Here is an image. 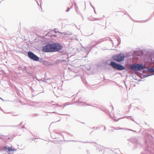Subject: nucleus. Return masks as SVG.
<instances>
[{
	"instance_id": "obj_16",
	"label": "nucleus",
	"mask_w": 154,
	"mask_h": 154,
	"mask_svg": "<svg viewBox=\"0 0 154 154\" xmlns=\"http://www.w3.org/2000/svg\"><path fill=\"white\" fill-rule=\"evenodd\" d=\"M82 47L83 48H84L85 49V50L86 51H88V49H87V48H88V47H83V46H82Z\"/></svg>"
},
{
	"instance_id": "obj_19",
	"label": "nucleus",
	"mask_w": 154,
	"mask_h": 154,
	"mask_svg": "<svg viewBox=\"0 0 154 154\" xmlns=\"http://www.w3.org/2000/svg\"><path fill=\"white\" fill-rule=\"evenodd\" d=\"M90 5L91 6V7H92L93 8V9H94V6H93V5L91 4V2L90 3Z\"/></svg>"
},
{
	"instance_id": "obj_31",
	"label": "nucleus",
	"mask_w": 154,
	"mask_h": 154,
	"mask_svg": "<svg viewBox=\"0 0 154 154\" xmlns=\"http://www.w3.org/2000/svg\"><path fill=\"white\" fill-rule=\"evenodd\" d=\"M22 122H21V123H20V125H22Z\"/></svg>"
},
{
	"instance_id": "obj_30",
	"label": "nucleus",
	"mask_w": 154,
	"mask_h": 154,
	"mask_svg": "<svg viewBox=\"0 0 154 154\" xmlns=\"http://www.w3.org/2000/svg\"><path fill=\"white\" fill-rule=\"evenodd\" d=\"M25 128V127H24V126H23L21 128Z\"/></svg>"
},
{
	"instance_id": "obj_44",
	"label": "nucleus",
	"mask_w": 154,
	"mask_h": 154,
	"mask_svg": "<svg viewBox=\"0 0 154 154\" xmlns=\"http://www.w3.org/2000/svg\"><path fill=\"white\" fill-rule=\"evenodd\" d=\"M8 139H10V137H9V138H8Z\"/></svg>"
},
{
	"instance_id": "obj_21",
	"label": "nucleus",
	"mask_w": 154,
	"mask_h": 154,
	"mask_svg": "<svg viewBox=\"0 0 154 154\" xmlns=\"http://www.w3.org/2000/svg\"><path fill=\"white\" fill-rule=\"evenodd\" d=\"M81 103L82 104L81 105H83L84 106H85V105H84V103L83 102H81Z\"/></svg>"
},
{
	"instance_id": "obj_1",
	"label": "nucleus",
	"mask_w": 154,
	"mask_h": 154,
	"mask_svg": "<svg viewBox=\"0 0 154 154\" xmlns=\"http://www.w3.org/2000/svg\"><path fill=\"white\" fill-rule=\"evenodd\" d=\"M152 137L151 136H149L148 138L145 141L144 151L142 152L141 154H151V147L153 143L152 141Z\"/></svg>"
},
{
	"instance_id": "obj_14",
	"label": "nucleus",
	"mask_w": 154,
	"mask_h": 154,
	"mask_svg": "<svg viewBox=\"0 0 154 154\" xmlns=\"http://www.w3.org/2000/svg\"><path fill=\"white\" fill-rule=\"evenodd\" d=\"M127 118L128 119H131L133 121H134V120H133V119L131 118V116H127Z\"/></svg>"
},
{
	"instance_id": "obj_9",
	"label": "nucleus",
	"mask_w": 154,
	"mask_h": 154,
	"mask_svg": "<svg viewBox=\"0 0 154 154\" xmlns=\"http://www.w3.org/2000/svg\"><path fill=\"white\" fill-rule=\"evenodd\" d=\"M19 68H20V67H19ZM20 68L24 72H26L27 71L26 70V67L25 66H24L22 67H20Z\"/></svg>"
},
{
	"instance_id": "obj_40",
	"label": "nucleus",
	"mask_w": 154,
	"mask_h": 154,
	"mask_svg": "<svg viewBox=\"0 0 154 154\" xmlns=\"http://www.w3.org/2000/svg\"><path fill=\"white\" fill-rule=\"evenodd\" d=\"M41 3H42V2L40 1V5L41 4Z\"/></svg>"
},
{
	"instance_id": "obj_13",
	"label": "nucleus",
	"mask_w": 154,
	"mask_h": 154,
	"mask_svg": "<svg viewBox=\"0 0 154 154\" xmlns=\"http://www.w3.org/2000/svg\"><path fill=\"white\" fill-rule=\"evenodd\" d=\"M66 60H58L57 61L58 62V63H60V62H65V61H66Z\"/></svg>"
},
{
	"instance_id": "obj_6",
	"label": "nucleus",
	"mask_w": 154,
	"mask_h": 154,
	"mask_svg": "<svg viewBox=\"0 0 154 154\" xmlns=\"http://www.w3.org/2000/svg\"><path fill=\"white\" fill-rule=\"evenodd\" d=\"M125 58L124 55L122 53L117 54L112 57L113 59L115 61L121 62L124 60Z\"/></svg>"
},
{
	"instance_id": "obj_45",
	"label": "nucleus",
	"mask_w": 154,
	"mask_h": 154,
	"mask_svg": "<svg viewBox=\"0 0 154 154\" xmlns=\"http://www.w3.org/2000/svg\"><path fill=\"white\" fill-rule=\"evenodd\" d=\"M118 42H119V40H118Z\"/></svg>"
},
{
	"instance_id": "obj_23",
	"label": "nucleus",
	"mask_w": 154,
	"mask_h": 154,
	"mask_svg": "<svg viewBox=\"0 0 154 154\" xmlns=\"http://www.w3.org/2000/svg\"><path fill=\"white\" fill-rule=\"evenodd\" d=\"M54 30H55V33H57L59 32H58L57 31H56V29H54Z\"/></svg>"
},
{
	"instance_id": "obj_32",
	"label": "nucleus",
	"mask_w": 154,
	"mask_h": 154,
	"mask_svg": "<svg viewBox=\"0 0 154 154\" xmlns=\"http://www.w3.org/2000/svg\"><path fill=\"white\" fill-rule=\"evenodd\" d=\"M94 12H95V13H96V11H95V8H94Z\"/></svg>"
},
{
	"instance_id": "obj_38",
	"label": "nucleus",
	"mask_w": 154,
	"mask_h": 154,
	"mask_svg": "<svg viewBox=\"0 0 154 154\" xmlns=\"http://www.w3.org/2000/svg\"><path fill=\"white\" fill-rule=\"evenodd\" d=\"M102 148L103 149V148H104V147H103V146H102Z\"/></svg>"
},
{
	"instance_id": "obj_24",
	"label": "nucleus",
	"mask_w": 154,
	"mask_h": 154,
	"mask_svg": "<svg viewBox=\"0 0 154 154\" xmlns=\"http://www.w3.org/2000/svg\"><path fill=\"white\" fill-rule=\"evenodd\" d=\"M114 121H116H116H118V120H117V119H114Z\"/></svg>"
},
{
	"instance_id": "obj_15",
	"label": "nucleus",
	"mask_w": 154,
	"mask_h": 154,
	"mask_svg": "<svg viewBox=\"0 0 154 154\" xmlns=\"http://www.w3.org/2000/svg\"><path fill=\"white\" fill-rule=\"evenodd\" d=\"M151 75H149L148 74H146L144 75L143 76L144 78H145V77H148L149 76H151Z\"/></svg>"
},
{
	"instance_id": "obj_22",
	"label": "nucleus",
	"mask_w": 154,
	"mask_h": 154,
	"mask_svg": "<svg viewBox=\"0 0 154 154\" xmlns=\"http://www.w3.org/2000/svg\"><path fill=\"white\" fill-rule=\"evenodd\" d=\"M91 49L87 53V56H88V55L89 52H90V51H91Z\"/></svg>"
},
{
	"instance_id": "obj_36",
	"label": "nucleus",
	"mask_w": 154,
	"mask_h": 154,
	"mask_svg": "<svg viewBox=\"0 0 154 154\" xmlns=\"http://www.w3.org/2000/svg\"><path fill=\"white\" fill-rule=\"evenodd\" d=\"M106 130V128H105V127L104 128V130Z\"/></svg>"
},
{
	"instance_id": "obj_29",
	"label": "nucleus",
	"mask_w": 154,
	"mask_h": 154,
	"mask_svg": "<svg viewBox=\"0 0 154 154\" xmlns=\"http://www.w3.org/2000/svg\"><path fill=\"white\" fill-rule=\"evenodd\" d=\"M99 128L100 127H97L96 129H99Z\"/></svg>"
},
{
	"instance_id": "obj_26",
	"label": "nucleus",
	"mask_w": 154,
	"mask_h": 154,
	"mask_svg": "<svg viewBox=\"0 0 154 154\" xmlns=\"http://www.w3.org/2000/svg\"><path fill=\"white\" fill-rule=\"evenodd\" d=\"M100 19V18H97V19H95V20H99Z\"/></svg>"
},
{
	"instance_id": "obj_3",
	"label": "nucleus",
	"mask_w": 154,
	"mask_h": 154,
	"mask_svg": "<svg viewBox=\"0 0 154 154\" xmlns=\"http://www.w3.org/2000/svg\"><path fill=\"white\" fill-rule=\"evenodd\" d=\"M130 66L131 69L135 70H140L146 68V66L141 63L131 64Z\"/></svg>"
},
{
	"instance_id": "obj_39",
	"label": "nucleus",
	"mask_w": 154,
	"mask_h": 154,
	"mask_svg": "<svg viewBox=\"0 0 154 154\" xmlns=\"http://www.w3.org/2000/svg\"><path fill=\"white\" fill-rule=\"evenodd\" d=\"M52 105H53V106H54V105H55V104H52Z\"/></svg>"
},
{
	"instance_id": "obj_4",
	"label": "nucleus",
	"mask_w": 154,
	"mask_h": 154,
	"mask_svg": "<svg viewBox=\"0 0 154 154\" xmlns=\"http://www.w3.org/2000/svg\"><path fill=\"white\" fill-rule=\"evenodd\" d=\"M109 65L114 69L119 70H122L126 69V68L124 66L121 64H118L114 61H111L110 62Z\"/></svg>"
},
{
	"instance_id": "obj_10",
	"label": "nucleus",
	"mask_w": 154,
	"mask_h": 154,
	"mask_svg": "<svg viewBox=\"0 0 154 154\" xmlns=\"http://www.w3.org/2000/svg\"><path fill=\"white\" fill-rule=\"evenodd\" d=\"M154 68H148L147 69V71L148 72H153Z\"/></svg>"
},
{
	"instance_id": "obj_5",
	"label": "nucleus",
	"mask_w": 154,
	"mask_h": 154,
	"mask_svg": "<svg viewBox=\"0 0 154 154\" xmlns=\"http://www.w3.org/2000/svg\"><path fill=\"white\" fill-rule=\"evenodd\" d=\"M43 51L46 52H51L53 51V44L47 43L42 47Z\"/></svg>"
},
{
	"instance_id": "obj_7",
	"label": "nucleus",
	"mask_w": 154,
	"mask_h": 154,
	"mask_svg": "<svg viewBox=\"0 0 154 154\" xmlns=\"http://www.w3.org/2000/svg\"><path fill=\"white\" fill-rule=\"evenodd\" d=\"M63 48L62 45L58 43H54L53 44V51H59Z\"/></svg>"
},
{
	"instance_id": "obj_35",
	"label": "nucleus",
	"mask_w": 154,
	"mask_h": 154,
	"mask_svg": "<svg viewBox=\"0 0 154 154\" xmlns=\"http://www.w3.org/2000/svg\"><path fill=\"white\" fill-rule=\"evenodd\" d=\"M55 113V112H51V113Z\"/></svg>"
},
{
	"instance_id": "obj_2",
	"label": "nucleus",
	"mask_w": 154,
	"mask_h": 154,
	"mask_svg": "<svg viewBox=\"0 0 154 154\" xmlns=\"http://www.w3.org/2000/svg\"><path fill=\"white\" fill-rule=\"evenodd\" d=\"M27 56L31 60L35 61H38L44 64H45L46 62L45 61L43 60L42 59H40L38 57L31 51H29L28 52Z\"/></svg>"
},
{
	"instance_id": "obj_12",
	"label": "nucleus",
	"mask_w": 154,
	"mask_h": 154,
	"mask_svg": "<svg viewBox=\"0 0 154 154\" xmlns=\"http://www.w3.org/2000/svg\"><path fill=\"white\" fill-rule=\"evenodd\" d=\"M112 61H111V60H107L106 62V63L107 65H109L110 63H109L110 62H111Z\"/></svg>"
},
{
	"instance_id": "obj_11",
	"label": "nucleus",
	"mask_w": 154,
	"mask_h": 154,
	"mask_svg": "<svg viewBox=\"0 0 154 154\" xmlns=\"http://www.w3.org/2000/svg\"><path fill=\"white\" fill-rule=\"evenodd\" d=\"M48 35L50 36H51V37H55L57 36V35H50V33H48Z\"/></svg>"
},
{
	"instance_id": "obj_27",
	"label": "nucleus",
	"mask_w": 154,
	"mask_h": 154,
	"mask_svg": "<svg viewBox=\"0 0 154 154\" xmlns=\"http://www.w3.org/2000/svg\"><path fill=\"white\" fill-rule=\"evenodd\" d=\"M131 104H130V105L129 106V108H131Z\"/></svg>"
},
{
	"instance_id": "obj_33",
	"label": "nucleus",
	"mask_w": 154,
	"mask_h": 154,
	"mask_svg": "<svg viewBox=\"0 0 154 154\" xmlns=\"http://www.w3.org/2000/svg\"><path fill=\"white\" fill-rule=\"evenodd\" d=\"M153 74L154 75V69H153Z\"/></svg>"
},
{
	"instance_id": "obj_41",
	"label": "nucleus",
	"mask_w": 154,
	"mask_h": 154,
	"mask_svg": "<svg viewBox=\"0 0 154 154\" xmlns=\"http://www.w3.org/2000/svg\"><path fill=\"white\" fill-rule=\"evenodd\" d=\"M0 99H1L2 100H3V99H2L1 98H0Z\"/></svg>"
},
{
	"instance_id": "obj_8",
	"label": "nucleus",
	"mask_w": 154,
	"mask_h": 154,
	"mask_svg": "<svg viewBox=\"0 0 154 154\" xmlns=\"http://www.w3.org/2000/svg\"><path fill=\"white\" fill-rule=\"evenodd\" d=\"M0 150L4 151L8 150V152H10L11 151H15L16 149L14 148L12 149V147H10L8 146H5L2 148L0 147Z\"/></svg>"
},
{
	"instance_id": "obj_34",
	"label": "nucleus",
	"mask_w": 154,
	"mask_h": 154,
	"mask_svg": "<svg viewBox=\"0 0 154 154\" xmlns=\"http://www.w3.org/2000/svg\"><path fill=\"white\" fill-rule=\"evenodd\" d=\"M35 139H36V138H33V139H32V140H35Z\"/></svg>"
},
{
	"instance_id": "obj_28",
	"label": "nucleus",
	"mask_w": 154,
	"mask_h": 154,
	"mask_svg": "<svg viewBox=\"0 0 154 154\" xmlns=\"http://www.w3.org/2000/svg\"><path fill=\"white\" fill-rule=\"evenodd\" d=\"M36 2H37L38 5H39V3H38V2L37 1H36Z\"/></svg>"
},
{
	"instance_id": "obj_25",
	"label": "nucleus",
	"mask_w": 154,
	"mask_h": 154,
	"mask_svg": "<svg viewBox=\"0 0 154 154\" xmlns=\"http://www.w3.org/2000/svg\"><path fill=\"white\" fill-rule=\"evenodd\" d=\"M116 130H119V129H124L123 128H120L119 129H116Z\"/></svg>"
},
{
	"instance_id": "obj_17",
	"label": "nucleus",
	"mask_w": 154,
	"mask_h": 154,
	"mask_svg": "<svg viewBox=\"0 0 154 154\" xmlns=\"http://www.w3.org/2000/svg\"><path fill=\"white\" fill-rule=\"evenodd\" d=\"M42 80L44 82H46V79H43V80H42Z\"/></svg>"
},
{
	"instance_id": "obj_18",
	"label": "nucleus",
	"mask_w": 154,
	"mask_h": 154,
	"mask_svg": "<svg viewBox=\"0 0 154 154\" xmlns=\"http://www.w3.org/2000/svg\"><path fill=\"white\" fill-rule=\"evenodd\" d=\"M69 10H70V8H67V10H66V12H68V11H69Z\"/></svg>"
},
{
	"instance_id": "obj_43",
	"label": "nucleus",
	"mask_w": 154,
	"mask_h": 154,
	"mask_svg": "<svg viewBox=\"0 0 154 154\" xmlns=\"http://www.w3.org/2000/svg\"><path fill=\"white\" fill-rule=\"evenodd\" d=\"M88 150H87V152H88Z\"/></svg>"
},
{
	"instance_id": "obj_42",
	"label": "nucleus",
	"mask_w": 154,
	"mask_h": 154,
	"mask_svg": "<svg viewBox=\"0 0 154 154\" xmlns=\"http://www.w3.org/2000/svg\"><path fill=\"white\" fill-rule=\"evenodd\" d=\"M2 109L0 107V110H1Z\"/></svg>"
},
{
	"instance_id": "obj_20",
	"label": "nucleus",
	"mask_w": 154,
	"mask_h": 154,
	"mask_svg": "<svg viewBox=\"0 0 154 154\" xmlns=\"http://www.w3.org/2000/svg\"><path fill=\"white\" fill-rule=\"evenodd\" d=\"M126 129L128 130V131H133V130L131 129Z\"/></svg>"
},
{
	"instance_id": "obj_37",
	"label": "nucleus",
	"mask_w": 154,
	"mask_h": 154,
	"mask_svg": "<svg viewBox=\"0 0 154 154\" xmlns=\"http://www.w3.org/2000/svg\"><path fill=\"white\" fill-rule=\"evenodd\" d=\"M134 131V132H136V131H134L133 130V131Z\"/></svg>"
}]
</instances>
